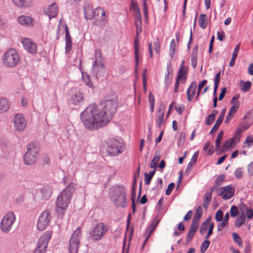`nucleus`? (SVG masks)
<instances>
[{"label":"nucleus","mask_w":253,"mask_h":253,"mask_svg":"<svg viewBox=\"0 0 253 253\" xmlns=\"http://www.w3.org/2000/svg\"><path fill=\"white\" fill-rule=\"evenodd\" d=\"M118 106L115 96L110 99H106L98 104H91L81 113V120L86 129L97 130L109 123Z\"/></svg>","instance_id":"obj_1"},{"label":"nucleus","mask_w":253,"mask_h":253,"mask_svg":"<svg viewBox=\"0 0 253 253\" xmlns=\"http://www.w3.org/2000/svg\"><path fill=\"white\" fill-rule=\"evenodd\" d=\"M2 61L4 67L12 68L20 63V57L15 49L10 48L3 54Z\"/></svg>","instance_id":"obj_2"},{"label":"nucleus","mask_w":253,"mask_h":253,"mask_svg":"<svg viewBox=\"0 0 253 253\" xmlns=\"http://www.w3.org/2000/svg\"><path fill=\"white\" fill-rule=\"evenodd\" d=\"M126 189L124 186L116 187L112 196V199L117 208H125L127 206Z\"/></svg>","instance_id":"obj_3"},{"label":"nucleus","mask_w":253,"mask_h":253,"mask_svg":"<svg viewBox=\"0 0 253 253\" xmlns=\"http://www.w3.org/2000/svg\"><path fill=\"white\" fill-rule=\"evenodd\" d=\"M40 149L35 143H31L27 146V151L24 155V162L26 165L35 163L39 156Z\"/></svg>","instance_id":"obj_4"},{"label":"nucleus","mask_w":253,"mask_h":253,"mask_svg":"<svg viewBox=\"0 0 253 253\" xmlns=\"http://www.w3.org/2000/svg\"><path fill=\"white\" fill-rule=\"evenodd\" d=\"M109 230L108 225L100 222L94 225L90 232L91 239L94 241H99L103 239Z\"/></svg>","instance_id":"obj_5"},{"label":"nucleus","mask_w":253,"mask_h":253,"mask_svg":"<svg viewBox=\"0 0 253 253\" xmlns=\"http://www.w3.org/2000/svg\"><path fill=\"white\" fill-rule=\"evenodd\" d=\"M71 197L69 194L62 191L58 195L56 202V212L58 214L63 215L70 202Z\"/></svg>","instance_id":"obj_6"},{"label":"nucleus","mask_w":253,"mask_h":253,"mask_svg":"<svg viewBox=\"0 0 253 253\" xmlns=\"http://www.w3.org/2000/svg\"><path fill=\"white\" fill-rule=\"evenodd\" d=\"M123 144L115 139H110L105 141L104 147L109 155L115 156L122 152Z\"/></svg>","instance_id":"obj_7"},{"label":"nucleus","mask_w":253,"mask_h":253,"mask_svg":"<svg viewBox=\"0 0 253 253\" xmlns=\"http://www.w3.org/2000/svg\"><path fill=\"white\" fill-rule=\"evenodd\" d=\"M82 237V231L80 227L74 232L69 241V251L70 253H77L80 240Z\"/></svg>","instance_id":"obj_8"},{"label":"nucleus","mask_w":253,"mask_h":253,"mask_svg":"<svg viewBox=\"0 0 253 253\" xmlns=\"http://www.w3.org/2000/svg\"><path fill=\"white\" fill-rule=\"evenodd\" d=\"M15 221V216L13 212H8L2 219L0 224L1 230L4 233H8Z\"/></svg>","instance_id":"obj_9"},{"label":"nucleus","mask_w":253,"mask_h":253,"mask_svg":"<svg viewBox=\"0 0 253 253\" xmlns=\"http://www.w3.org/2000/svg\"><path fill=\"white\" fill-rule=\"evenodd\" d=\"M51 219V213L48 210L43 211L40 215L37 223V228L40 231L44 230Z\"/></svg>","instance_id":"obj_10"},{"label":"nucleus","mask_w":253,"mask_h":253,"mask_svg":"<svg viewBox=\"0 0 253 253\" xmlns=\"http://www.w3.org/2000/svg\"><path fill=\"white\" fill-rule=\"evenodd\" d=\"M215 191L218 196H221L223 200H227L233 197L235 189L232 185H229L219 188Z\"/></svg>","instance_id":"obj_11"},{"label":"nucleus","mask_w":253,"mask_h":253,"mask_svg":"<svg viewBox=\"0 0 253 253\" xmlns=\"http://www.w3.org/2000/svg\"><path fill=\"white\" fill-rule=\"evenodd\" d=\"M13 123L15 129L19 131L24 130L27 125L25 119L21 114H17L14 115Z\"/></svg>","instance_id":"obj_12"},{"label":"nucleus","mask_w":253,"mask_h":253,"mask_svg":"<svg viewBox=\"0 0 253 253\" xmlns=\"http://www.w3.org/2000/svg\"><path fill=\"white\" fill-rule=\"evenodd\" d=\"M84 95L81 90L74 92L70 99V103L75 106H80L84 102Z\"/></svg>","instance_id":"obj_13"},{"label":"nucleus","mask_w":253,"mask_h":253,"mask_svg":"<svg viewBox=\"0 0 253 253\" xmlns=\"http://www.w3.org/2000/svg\"><path fill=\"white\" fill-rule=\"evenodd\" d=\"M22 43L24 48L31 54H34L37 52L36 44L30 39H23Z\"/></svg>","instance_id":"obj_14"},{"label":"nucleus","mask_w":253,"mask_h":253,"mask_svg":"<svg viewBox=\"0 0 253 253\" xmlns=\"http://www.w3.org/2000/svg\"><path fill=\"white\" fill-rule=\"evenodd\" d=\"M160 221V219H157V217H156L155 218L153 219V220L149 226L147 228L145 234L146 235V237L145 239L144 240L142 246V249H143L146 244L147 240L149 238L151 234L155 231L156 228L157 227L158 224H159V222Z\"/></svg>","instance_id":"obj_15"},{"label":"nucleus","mask_w":253,"mask_h":253,"mask_svg":"<svg viewBox=\"0 0 253 253\" xmlns=\"http://www.w3.org/2000/svg\"><path fill=\"white\" fill-rule=\"evenodd\" d=\"M51 236V232L47 231L40 238L37 243V247L42 248V249L46 250L49 240Z\"/></svg>","instance_id":"obj_16"},{"label":"nucleus","mask_w":253,"mask_h":253,"mask_svg":"<svg viewBox=\"0 0 253 253\" xmlns=\"http://www.w3.org/2000/svg\"><path fill=\"white\" fill-rule=\"evenodd\" d=\"M42 199L48 200L51 196L52 187L49 185L43 186L40 190Z\"/></svg>","instance_id":"obj_17"},{"label":"nucleus","mask_w":253,"mask_h":253,"mask_svg":"<svg viewBox=\"0 0 253 253\" xmlns=\"http://www.w3.org/2000/svg\"><path fill=\"white\" fill-rule=\"evenodd\" d=\"M84 17L87 20H91L95 17L94 10L91 5L86 4L84 7Z\"/></svg>","instance_id":"obj_18"},{"label":"nucleus","mask_w":253,"mask_h":253,"mask_svg":"<svg viewBox=\"0 0 253 253\" xmlns=\"http://www.w3.org/2000/svg\"><path fill=\"white\" fill-rule=\"evenodd\" d=\"M18 22L22 25L27 26H32L33 25V19L29 16L21 15L18 17Z\"/></svg>","instance_id":"obj_19"},{"label":"nucleus","mask_w":253,"mask_h":253,"mask_svg":"<svg viewBox=\"0 0 253 253\" xmlns=\"http://www.w3.org/2000/svg\"><path fill=\"white\" fill-rule=\"evenodd\" d=\"M58 7L56 3H52L48 6L45 11V13L48 15L49 19L56 16L58 12Z\"/></svg>","instance_id":"obj_20"},{"label":"nucleus","mask_w":253,"mask_h":253,"mask_svg":"<svg viewBox=\"0 0 253 253\" xmlns=\"http://www.w3.org/2000/svg\"><path fill=\"white\" fill-rule=\"evenodd\" d=\"M197 84L195 82H192L187 90V99L189 102L192 101L195 94Z\"/></svg>","instance_id":"obj_21"},{"label":"nucleus","mask_w":253,"mask_h":253,"mask_svg":"<svg viewBox=\"0 0 253 253\" xmlns=\"http://www.w3.org/2000/svg\"><path fill=\"white\" fill-rule=\"evenodd\" d=\"M235 139L236 136L232 138L227 139L223 143L222 146L219 148L218 150H219L220 152L226 151L234 143Z\"/></svg>","instance_id":"obj_22"},{"label":"nucleus","mask_w":253,"mask_h":253,"mask_svg":"<svg viewBox=\"0 0 253 253\" xmlns=\"http://www.w3.org/2000/svg\"><path fill=\"white\" fill-rule=\"evenodd\" d=\"M14 4L18 7H28L32 5V0H12Z\"/></svg>","instance_id":"obj_23"},{"label":"nucleus","mask_w":253,"mask_h":253,"mask_svg":"<svg viewBox=\"0 0 253 253\" xmlns=\"http://www.w3.org/2000/svg\"><path fill=\"white\" fill-rule=\"evenodd\" d=\"M252 86V83L250 81L245 82L241 80L239 82V87L240 89L244 92H248Z\"/></svg>","instance_id":"obj_24"},{"label":"nucleus","mask_w":253,"mask_h":253,"mask_svg":"<svg viewBox=\"0 0 253 253\" xmlns=\"http://www.w3.org/2000/svg\"><path fill=\"white\" fill-rule=\"evenodd\" d=\"M139 42H138V36H136L134 42V57L135 62V68L138 65V58H139Z\"/></svg>","instance_id":"obj_25"},{"label":"nucleus","mask_w":253,"mask_h":253,"mask_svg":"<svg viewBox=\"0 0 253 253\" xmlns=\"http://www.w3.org/2000/svg\"><path fill=\"white\" fill-rule=\"evenodd\" d=\"M94 14H95V16H99L100 14V19L101 21L103 22H106V12L104 10L103 8L98 7L96 8L94 10Z\"/></svg>","instance_id":"obj_26"},{"label":"nucleus","mask_w":253,"mask_h":253,"mask_svg":"<svg viewBox=\"0 0 253 253\" xmlns=\"http://www.w3.org/2000/svg\"><path fill=\"white\" fill-rule=\"evenodd\" d=\"M246 221V215L244 211H242L241 215L237 217L234 222V225L237 228L242 226Z\"/></svg>","instance_id":"obj_27"},{"label":"nucleus","mask_w":253,"mask_h":253,"mask_svg":"<svg viewBox=\"0 0 253 253\" xmlns=\"http://www.w3.org/2000/svg\"><path fill=\"white\" fill-rule=\"evenodd\" d=\"M9 108V104L5 98H0V113L6 112Z\"/></svg>","instance_id":"obj_28"},{"label":"nucleus","mask_w":253,"mask_h":253,"mask_svg":"<svg viewBox=\"0 0 253 253\" xmlns=\"http://www.w3.org/2000/svg\"><path fill=\"white\" fill-rule=\"evenodd\" d=\"M165 110L164 109H160L158 111V115L157 116L156 125L158 127H161L162 123L163 122Z\"/></svg>","instance_id":"obj_29"},{"label":"nucleus","mask_w":253,"mask_h":253,"mask_svg":"<svg viewBox=\"0 0 253 253\" xmlns=\"http://www.w3.org/2000/svg\"><path fill=\"white\" fill-rule=\"evenodd\" d=\"M212 191H211L210 192H208L205 194L203 206L205 209H207L208 208L209 205L211 201L212 197Z\"/></svg>","instance_id":"obj_30"},{"label":"nucleus","mask_w":253,"mask_h":253,"mask_svg":"<svg viewBox=\"0 0 253 253\" xmlns=\"http://www.w3.org/2000/svg\"><path fill=\"white\" fill-rule=\"evenodd\" d=\"M229 219V214L228 212H227L224 216L223 219L221 220V223H219L217 226V230L221 231L223 230L224 227L228 224V222Z\"/></svg>","instance_id":"obj_31"},{"label":"nucleus","mask_w":253,"mask_h":253,"mask_svg":"<svg viewBox=\"0 0 253 253\" xmlns=\"http://www.w3.org/2000/svg\"><path fill=\"white\" fill-rule=\"evenodd\" d=\"M103 60L101 50L100 49H96L95 51V61L93 64V66H95L99 64V62H102Z\"/></svg>","instance_id":"obj_32"},{"label":"nucleus","mask_w":253,"mask_h":253,"mask_svg":"<svg viewBox=\"0 0 253 253\" xmlns=\"http://www.w3.org/2000/svg\"><path fill=\"white\" fill-rule=\"evenodd\" d=\"M225 178V175L223 174H221L218 176L215 180V186L212 187L211 190V191H215L216 190H217V189L218 188V187L224 181Z\"/></svg>","instance_id":"obj_33"},{"label":"nucleus","mask_w":253,"mask_h":253,"mask_svg":"<svg viewBox=\"0 0 253 253\" xmlns=\"http://www.w3.org/2000/svg\"><path fill=\"white\" fill-rule=\"evenodd\" d=\"M241 210L244 212H246L247 217L249 219H251L253 216V211L252 209L249 208L246 205L243 204L242 206Z\"/></svg>","instance_id":"obj_34"},{"label":"nucleus","mask_w":253,"mask_h":253,"mask_svg":"<svg viewBox=\"0 0 253 253\" xmlns=\"http://www.w3.org/2000/svg\"><path fill=\"white\" fill-rule=\"evenodd\" d=\"M199 24L200 27L204 29L208 25V21L207 19V15L205 14H201L199 16Z\"/></svg>","instance_id":"obj_35"},{"label":"nucleus","mask_w":253,"mask_h":253,"mask_svg":"<svg viewBox=\"0 0 253 253\" xmlns=\"http://www.w3.org/2000/svg\"><path fill=\"white\" fill-rule=\"evenodd\" d=\"M160 159V155L158 153H155L154 158L151 162L150 167V168L156 169L158 163Z\"/></svg>","instance_id":"obj_36"},{"label":"nucleus","mask_w":253,"mask_h":253,"mask_svg":"<svg viewBox=\"0 0 253 253\" xmlns=\"http://www.w3.org/2000/svg\"><path fill=\"white\" fill-rule=\"evenodd\" d=\"M155 169H154L153 171H150L148 173H144V181L146 185H149L150 183L151 179L155 174Z\"/></svg>","instance_id":"obj_37"},{"label":"nucleus","mask_w":253,"mask_h":253,"mask_svg":"<svg viewBox=\"0 0 253 253\" xmlns=\"http://www.w3.org/2000/svg\"><path fill=\"white\" fill-rule=\"evenodd\" d=\"M221 72H219L216 74L214 79V89H213V95H215L216 93L217 89L218 88V84L220 82Z\"/></svg>","instance_id":"obj_38"},{"label":"nucleus","mask_w":253,"mask_h":253,"mask_svg":"<svg viewBox=\"0 0 253 253\" xmlns=\"http://www.w3.org/2000/svg\"><path fill=\"white\" fill-rule=\"evenodd\" d=\"M76 187V184L75 183H71L67 186L62 191L65 192L67 194H69L71 196L73 192L74 191Z\"/></svg>","instance_id":"obj_39"},{"label":"nucleus","mask_w":253,"mask_h":253,"mask_svg":"<svg viewBox=\"0 0 253 253\" xmlns=\"http://www.w3.org/2000/svg\"><path fill=\"white\" fill-rule=\"evenodd\" d=\"M223 135V131L222 130L220 131L217 135V138L215 140V150H218L219 148V145L221 142L222 138Z\"/></svg>","instance_id":"obj_40"},{"label":"nucleus","mask_w":253,"mask_h":253,"mask_svg":"<svg viewBox=\"0 0 253 253\" xmlns=\"http://www.w3.org/2000/svg\"><path fill=\"white\" fill-rule=\"evenodd\" d=\"M204 150L208 152V155H211L214 152L213 146H211V142L210 141H207L205 143L204 146Z\"/></svg>","instance_id":"obj_41"},{"label":"nucleus","mask_w":253,"mask_h":253,"mask_svg":"<svg viewBox=\"0 0 253 253\" xmlns=\"http://www.w3.org/2000/svg\"><path fill=\"white\" fill-rule=\"evenodd\" d=\"M203 211L201 207H199L196 210L195 215L193 218V220H195V221H199L202 216Z\"/></svg>","instance_id":"obj_42"},{"label":"nucleus","mask_w":253,"mask_h":253,"mask_svg":"<svg viewBox=\"0 0 253 253\" xmlns=\"http://www.w3.org/2000/svg\"><path fill=\"white\" fill-rule=\"evenodd\" d=\"M232 237L233 238L234 241L238 244L239 247L243 246V242L242 240L239 235L235 232L232 233Z\"/></svg>","instance_id":"obj_43"},{"label":"nucleus","mask_w":253,"mask_h":253,"mask_svg":"<svg viewBox=\"0 0 253 253\" xmlns=\"http://www.w3.org/2000/svg\"><path fill=\"white\" fill-rule=\"evenodd\" d=\"M176 48V43L174 39H172L171 41L170 44L169 46L170 55L171 58L173 57L174 54H175V50Z\"/></svg>","instance_id":"obj_44"},{"label":"nucleus","mask_w":253,"mask_h":253,"mask_svg":"<svg viewBox=\"0 0 253 253\" xmlns=\"http://www.w3.org/2000/svg\"><path fill=\"white\" fill-rule=\"evenodd\" d=\"M185 134L183 132H181L180 133L178 140L177 142V145L178 147H182L185 142Z\"/></svg>","instance_id":"obj_45"},{"label":"nucleus","mask_w":253,"mask_h":253,"mask_svg":"<svg viewBox=\"0 0 253 253\" xmlns=\"http://www.w3.org/2000/svg\"><path fill=\"white\" fill-rule=\"evenodd\" d=\"M184 61L183 60L181 63L178 72V75H180L181 76H183L184 81H186V77L185 75L187 73L186 71H184Z\"/></svg>","instance_id":"obj_46"},{"label":"nucleus","mask_w":253,"mask_h":253,"mask_svg":"<svg viewBox=\"0 0 253 253\" xmlns=\"http://www.w3.org/2000/svg\"><path fill=\"white\" fill-rule=\"evenodd\" d=\"M181 80L182 82L184 83L183 80V76H181L180 75H178L176 78V80L175 84V86L174 88V93H176L178 91V86L179 84V81Z\"/></svg>","instance_id":"obj_47"},{"label":"nucleus","mask_w":253,"mask_h":253,"mask_svg":"<svg viewBox=\"0 0 253 253\" xmlns=\"http://www.w3.org/2000/svg\"><path fill=\"white\" fill-rule=\"evenodd\" d=\"M210 245V241L209 240H205L201 246L200 251L202 253H204Z\"/></svg>","instance_id":"obj_48"},{"label":"nucleus","mask_w":253,"mask_h":253,"mask_svg":"<svg viewBox=\"0 0 253 253\" xmlns=\"http://www.w3.org/2000/svg\"><path fill=\"white\" fill-rule=\"evenodd\" d=\"M82 78L86 85L90 88H92L93 87V85L90 82L89 77L87 74L83 75Z\"/></svg>","instance_id":"obj_49"},{"label":"nucleus","mask_w":253,"mask_h":253,"mask_svg":"<svg viewBox=\"0 0 253 253\" xmlns=\"http://www.w3.org/2000/svg\"><path fill=\"white\" fill-rule=\"evenodd\" d=\"M239 97H240V95L239 94H236L233 97V98H232L231 101L232 106H237V107L239 108L240 103L238 100Z\"/></svg>","instance_id":"obj_50"},{"label":"nucleus","mask_w":253,"mask_h":253,"mask_svg":"<svg viewBox=\"0 0 253 253\" xmlns=\"http://www.w3.org/2000/svg\"><path fill=\"white\" fill-rule=\"evenodd\" d=\"M199 221H195V219L193 220L189 230L196 233L199 227Z\"/></svg>","instance_id":"obj_51"},{"label":"nucleus","mask_w":253,"mask_h":253,"mask_svg":"<svg viewBox=\"0 0 253 253\" xmlns=\"http://www.w3.org/2000/svg\"><path fill=\"white\" fill-rule=\"evenodd\" d=\"M238 109L239 107H237L236 106H232L228 113L227 115L231 116V118H233L235 113L237 112Z\"/></svg>","instance_id":"obj_52"},{"label":"nucleus","mask_w":253,"mask_h":253,"mask_svg":"<svg viewBox=\"0 0 253 253\" xmlns=\"http://www.w3.org/2000/svg\"><path fill=\"white\" fill-rule=\"evenodd\" d=\"M65 29L66 31V43H72V38L70 35L69 30L68 29V27L67 25H65Z\"/></svg>","instance_id":"obj_53"},{"label":"nucleus","mask_w":253,"mask_h":253,"mask_svg":"<svg viewBox=\"0 0 253 253\" xmlns=\"http://www.w3.org/2000/svg\"><path fill=\"white\" fill-rule=\"evenodd\" d=\"M230 214L232 217H235L239 214L238 208L235 206H233L230 209Z\"/></svg>","instance_id":"obj_54"},{"label":"nucleus","mask_w":253,"mask_h":253,"mask_svg":"<svg viewBox=\"0 0 253 253\" xmlns=\"http://www.w3.org/2000/svg\"><path fill=\"white\" fill-rule=\"evenodd\" d=\"M235 176L237 178H241L243 176V172L242 168L237 169L234 172Z\"/></svg>","instance_id":"obj_55"},{"label":"nucleus","mask_w":253,"mask_h":253,"mask_svg":"<svg viewBox=\"0 0 253 253\" xmlns=\"http://www.w3.org/2000/svg\"><path fill=\"white\" fill-rule=\"evenodd\" d=\"M215 218L217 221H220L223 219V212L221 210H218L215 215Z\"/></svg>","instance_id":"obj_56"},{"label":"nucleus","mask_w":253,"mask_h":253,"mask_svg":"<svg viewBox=\"0 0 253 253\" xmlns=\"http://www.w3.org/2000/svg\"><path fill=\"white\" fill-rule=\"evenodd\" d=\"M175 186V184L174 183H170L169 184L167 189L166 191V194L167 195H169L170 194L172 190L174 189Z\"/></svg>","instance_id":"obj_57"},{"label":"nucleus","mask_w":253,"mask_h":253,"mask_svg":"<svg viewBox=\"0 0 253 253\" xmlns=\"http://www.w3.org/2000/svg\"><path fill=\"white\" fill-rule=\"evenodd\" d=\"M135 25L136 28V34L137 36H138L139 34L142 32L141 23L140 22H135Z\"/></svg>","instance_id":"obj_58"},{"label":"nucleus","mask_w":253,"mask_h":253,"mask_svg":"<svg viewBox=\"0 0 253 253\" xmlns=\"http://www.w3.org/2000/svg\"><path fill=\"white\" fill-rule=\"evenodd\" d=\"M222 122V121L221 120H220V119L219 120L218 119L216 120L215 125L212 128L211 131L210 132V134H211L214 130H216L218 128V127L220 125V124H221Z\"/></svg>","instance_id":"obj_59"},{"label":"nucleus","mask_w":253,"mask_h":253,"mask_svg":"<svg viewBox=\"0 0 253 253\" xmlns=\"http://www.w3.org/2000/svg\"><path fill=\"white\" fill-rule=\"evenodd\" d=\"M165 84L166 88L168 89L169 86L170 85L171 83V79L169 78V73L168 72L167 75L165 76Z\"/></svg>","instance_id":"obj_60"},{"label":"nucleus","mask_w":253,"mask_h":253,"mask_svg":"<svg viewBox=\"0 0 253 253\" xmlns=\"http://www.w3.org/2000/svg\"><path fill=\"white\" fill-rule=\"evenodd\" d=\"M197 64V57L194 54L191 56V65L194 69L196 68Z\"/></svg>","instance_id":"obj_61"},{"label":"nucleus","mask_w":253,"mask_h":253,"mask_svg":"<svg viewBox=\"0 0 253 253\" xmlns=\"http://www.w3.org/2000/svg\"><path fill=\"white\" fill-rule=\"evenodd\" d=\"M214 118L212 117V116H211L209 115L206 119V124L208 126H210L211 125L212 122L214 121Z\"/></svg>","instance_id":"obj_62"},{"label":"nucleus","mask_w":253,"mask_h":253,"mask_svg":"<svg viewBox=\"0 0 253 253\" xmlns=\"http://www.w3.org/2000/svg\"><path fill=\"white\" fill-rule=\"evenodd\" d=\"M245 143L248 144L249 147H251L253 144V136H248L246 139Z\"/></svg>","instance_id":"obj_63"},{"label":"nucleus","mask_w":253,"mask_h":253,"mask_svg":"<svg viewBox=\"0 0 253 253\" xmlns=\"http://www.w3.org/2000/svg\"><path fill=\"white\" fill-rule=\"evenodd\" d=\"M248 171L250 175H253V163H251L248 166Z\"/></svg>","instance_id":"obj_64"}]
</instances>
